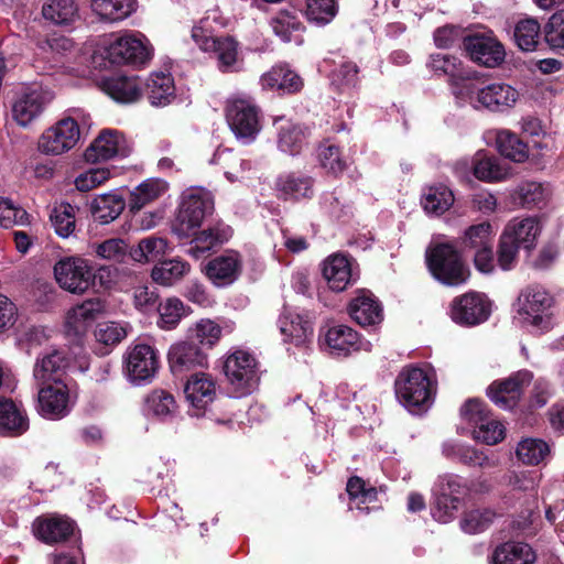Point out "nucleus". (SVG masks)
Masks as SVG:
<instances>
[{
	"mask_svg": "<svg viewBox=\"0 0 564 564\" xmlns=\"http://www.w3.org/2000/svg\"><path fill=\"white\" fill-rule=\"evenodd\" d=\"M216 391V380L210 373L204 371L191 375L184 386L187 402L197 411L195 415H198L214 401Z\"/></svg>",
	"mask_w": 564,
	"mask_h": 564,
	"instance_id": "21",
	"label": "nucleus"
},
{
	"mask_svg": "<svg viewBox=\"0 0 564 564\" xmlns=\"http://www.w3.org/2000/svg\"><path fill=\"white\" fill-rule=\"evenodd\" d=\"M552 295L541 285L524 288L517 301L519 321L536 330H545L551 326Z\"/></svg>",
	"mask_w": 564,
	"mask_h": 564,
	"instance_id": "3",
	"label": "nucleus"
},
{
	"mask_svg": "<svg viewBox=\"0 0 564 564\" xmlns=\"http://www.w3.org/2000/svg\"><path fill=\"white\" fill-rule=\"evenodd\" d=\"M471 170L476 178L482 182H499L507 177L508 172L497 162L495 158L478 152L469 162L467 159L459 160L455 164V172L460 177H466Z\"/></svg>",
	"mask_w": 564,
	"mask_h": 564,
	"instance_id": "22",
	"label": "nucleus"
},
{
	"mask_svg": "<svg viewBox=\"0 0 564 564\" xmlns=\"http://www.w3.org/2000/svg\"><path fill=\"white\" fill-rule=\"evenodd\" d=\"M159 368V354L150 345L137 344L124 355V373L128 380L135 386L151 382Z\"/></svg>",
	"mask_w": 564,
	"mask_h": 564,
	"instance_id": "11",
	"label": "nucleus"
},
{
	"mask_svg": "<svg viewBox=\"0 0 564 564\" xmlns=\"http://www.w3.org/2000/svg\"><path fill=\"white\" fill-rule=\"evenodd\" d=\"M107 52L113 64H142L150 58V50L145 42L131 34L116 39Z\"/></svg>",
	"mask_w": 564,
	"mask_h": 564,
	"instance_id": "20",
	"label": "nucleus"
},
{
	"mask_svg": "<svg viewBox=\"0 0 564 564\" xmlns=\"http://www.w3.org/2000/svg\"><path fill=\"white\" fill-rule=\"evenodd\" d=\"M159 321L158 326L162 329H173L186 315L184 303L177 297H169L158 306Z\"/></svg>",
	"mask_w": 564,
	"mask_h": 564,
	"instance_id": "53",
	"label": "nucleus"
},
{
	"mask_svg": "<svg viewBox=\"0 0 564 564\" xmlns=\"http://www.w3.org/2000/svg\"><path fill=\"white\" fill-rule=\"evenodd\" d=\"M497 149L501 155L514 162H524L529 158L528 145L519 137L509 131L500 130L496 135Z\"/></svg>",
	"mask_w": 564,
	"mask_h": 564,
	"instance_id": "46",
	"label": "nucleus"
},
{
	"mask_svg": "<svg viewBox=\"0 0 564 564\" xmlns=\"http://www.w3.org/2000/svg\"><path fill=\"white\" fill-rule=\"evenodd\" d=\"M464 48L471 61L486 67H496L500 65L506 57L502 44L490 36H467L464 39Z\"/></svg>",
	"mask_w": 564,
	"mask_h": 564,
	"instance_id": "19",
	"label": "nucleus"
},
{
	"mask_svg": "<svg viewBox=\"0 0 564 564\" xmlns=\"http://www.w3.org/2000/svg\"><path fill=\"white\" fill-rule=\"evenodd\" d=\"M130 144L117 130H104L85 151V159L95 163L110 160L115 156H128Z\"/></svg>",
	"mask_w": 564,
	"mask_h": 564,
	"instance_id": "18",
	"label": "nucleus"
},
{
	"mask_svg": "<svg viewBox=\"0 0 564 564\" xmlns=\"http://www.w3.org/2000/svg\"><path fill=\"white\" fill-rule=\"evenodd\" d=\"M279 328L284 340L296 346L303 345L313 333L311 323L292 312L284 313L279 318Z\"/></svg>",
	"mask_w": 564,
	"mask_h": 564,
	"instance_id": "37",
	"label": "nucleus"
},
{
	"mask_svg": "<svg viewBox=\"0 0 564 564\" xmlns=\"http://www.w3.org/2000/svg\"><path fill=\"white\" fill-rule=\"evenodd\" d=\"M147 90L153 106H166L175 98V86L171 74H152L147 83Z\"/></svg>",
	"mask_w": 564,
	"mask_h": 564,
	"instance_id": "41",
	"label": "nucleus"
},
{
	"mask_svg": "<svg viewBox=\"0 0 564 564\" xmlns=\"http://www.w3.org/2000/svg\"><path fill=\"white\" fill-rule=\"evenodd\" d=\"M263 89L295 93L302 88V79L286 66H275L260 78Z\"/></svg>",
	"mask_w": 564,
	"mask_h": 564,
	"instance_id": "33",
	"label": "nucleus"
},
{
	"mask_svg": "<svg viewBox=\"0 0 564 564\" xmlns=\"http://www.w3.org/2000/svg\"><path fill=\"white\" fill-rule=\"evenodd\" d=\"M174 397L163 389H154L144 398L143 411L149 416L165 420L176 412Z\"/></svg>",
	"mask_w": 564,
	"mask_h": 564,
	"instance_id": "43",
	"label": "nucleus"
},
{
	"mask_svg": "<svg viewBox=\"0 0 564 564\" xmlns=\"http://www.w3.org/2000/svg\"><path fill=\"white\" fill-rule=\"evenodd\" d=\"M474 437L487 445H495L505 438V426L492 419L485 416V421H481L474 429Z\"/></svg>",
	"mask_w": 564,
	"mask_h": 564,
	"instance_id": "62",
	"label": "nucleus"
},
{
	"mask_svg": "<svg viewBox=\"0 0 564 564\" xmlns=\"http://www.w3.org/2000/svg\"><path fill=\"white\" fill-rule=\"evenodd\" d=\"M432 70L440 75H447L452 78L464 79L467 73L464 70L462 63L458 58L447 54H433L430 61Z\"/></svg>",
	"mask_w": 564,
	"mask_h": 564,
	"instance_id": "57",
	"label": "nucleus"
},
{
	"mask_svg": "<svg viewBox=\"0 0 564 564\" xmlns=\"http://www.w3.org/2000/svg\"><path fill=\"white\" fill-rule=\"evenodd\" d=\"M516 454L523 464L538 465L550 454V447L540 438H524L519 442Z\"/></svg>",
	"mask_w": 564,
	"mask_h": 564,
	"instance_id": "51",
	"label": "nucleus"
},
{
	"mask_svg": "<svg viewBox=\"0 0 564 564\" xmlns=\"http://www.w3.org/2000/svg\"><path fill=\"white\" fill-rule=\"evenodd\" d=\"M169 185L161 178H148L135 186L129 197L128 206L131 212H138L148 204L156 200L167 191Z\"/></svg>",
	"mask_w": 564,
	"mask_h": 564,
	"instance_id": "35",
	"label": "nucleus"
},
{
	"mask_svg": "<svg viewBox=\"0 0 564 564\" xmlns=\"http://www.w3.org/2000/svg\"><path fill=\"white\" fill-rule=\"evenodd\" d=\"M226 120L236 138L243 143L256 139L261 130L259 108L248 96L234 95L226 101Z\"/></svg>",
	"mask_w": 564,
	"mask_h": 564,
	"instance_id": "6",
	"label": "nucleus"
},
{
	"mask_svg": "<svg viewBox=\"0 0 564 564\" xmlns=\"http://www.w3.org/2000/svg\"><path fill=\"white\" fill-rule=\"evenodd\" d=\"M68 367V359L64 351L54 349L40 356L33 367V377L37 383H50L54 380H64L63 376Z\"/></svg>",
	"mask_w": 564,
	"mask_h": 564,
	"instance_id": "27",
	"label": "nucleus"
},
{
	"mask_svg": "<svg viewBox=\"0 0 564 564\" xmlns=\"http://www.w3.org/2000/svg\"><path fill=\"white\" fill-rule=\"evenodd\" d=\"M273 32L284 42L291 41L292 32L303 29L301 21L297 17L286 10L280 11L271 20Z\"/></svg>",
	"mask_w": 564,
	"mask_h": 564,
	"instance_id": "61",
	"label": "nucleus"
},
{
	"mask_svg": "<svg viewBox=\"0 0 564 564\" xmlns=\"http://www.w3.org/2000/svg\"><path fill=\"white\" fill-rule=\"evenodd\" d=\"M465 94L475 109L484 108L494 112L512 108L519 98L518 91L505 83H491L485 86L470 83L465 86Z\"/></svg>",
	"mask_w": 564,
	"mask_h": 564,
	"instance_id": "8",
	"label": "nucleus"
},
{
	"mask_svg": "<svg viewBox=\"0 0 564 564\" xmlns=\"http://www.w3.org/2000/svg\"><path fill=\"white\" fill-rule=\"evenodd\" d=\"M213 163L221 165L226 177L230 181H238L243 177L250 169V163L240 159L229 149H219L214 154Z\"/></svg>",
	"mask_w": 564,
	"mask_h": 564,
	"instance_id": "49",
	"label": "nucleus"
},
{
	"mask_svg": "<svg viewBox=\"0 0 564 564\" xmlns=\"http://www.w3.org/2000/svg\"><path fill=\"white\" fill-rule=\"evenodd\" d=\"M77 6L74 0H50L42 8L46 20L55 24H69L77 17Z\"/></svg>",
	"mask_w": 564,
	"mask_h": 564,
	"instance_id": "50",
	"label": "nucleus"
},
{
	"mask_svg": "<svg viewBox=\"0 0 564 564\" xmlns=\"http://www.w3.org/2000/svg\"><path fill=\"white\" fill-rule=\"evenodd\" d=\"M541 26L535 19H524L514 26V42L521 51L533 52L540 41Z\"/></svg>",
	"mask_w": 564,
	"mask_h": 564,
	"instance_id": "48",
	"label": "nucleus"
},
{
	"mask_svg": "<svg viewBox=\"0 0 564 564\" xmlns=\"http://www.w3.org/2000/svg\"><path fill=\"white\" fill-rule=\"evenodd\" d=\"M105 305L99 299H90L72 307L65 317V330L68 335H84L96 318L104 312Z\"/></svg>",
	"mask_w": 564,
	"mask_h": 564,
	"instance_id": "24",
	"label": "nucleus"
},
{
	"mask_svg": "<svg viewBox=\"0 0 564 564\" xmlns=\"http://www.w3.org/2000/svg\"><path fill=\"white\" fill-rule=\"evenodd\" d=\"M231 228L228 226L204 230L198 229L196 234L191 237L192 240L187 253L198 259L218 243L226 241L231 236Z\"/></svg>",
	"mask_w": 564,
	"mask_h": 564,
	"instance_id": "36",
	"label": "nucleus"
},
{
	"mask_svg": "<svg viewBox=\"0 0 564 564\" xmlns=\"http://www.w3.org/2000/svg\"><path fill=\"white\" fill-rule=\"evenodd\" d=\"M167 358L174 375H181L197 367L203 368L207 366V356L198 346L188 341H180L172 345Z\"/></svg>",
	"mask_w": 564,
	"mask_h": 564,
	"instance_id": "25",
	"label": "nucleus"
},
{
	"mask_svg": "<svg viewBox=\"0 0 564 564\" xmlns=\"http://www.w3.org/2000/svg\"><path fill=\"white\" fill-rule=\"evenodd\" d=\"M322 274L334 292H343L356 280L351 260L340 253L332 254L324 260Z\"/></svg>",
	"mask_w": 564,
	"mask_h": 564,
	"instance_id": "23",
	"label": "nucleus"
},
{
	"mask_svg": "<svg viewBox=\"0 0 564 564\" xmlns=\"http://www.w3.org/2000/svg\"><path fill=\"white\" fill-rule=\"evenodd\" d=\"M206 275L216 286L234 283L241 272V259L236 252H226L212 259L205 269Z\"/></svg>",
	"mask_w": 564,
	"mask_h": 564,
	"instance_id": "26",
	"label": "nucleus"
},
{
	"mask_svg": "<svg viewBox=\"0 0 564 564\" xmlns=\"http://www.w3.org/2000/svg\"><path fill=\"white\" fill-rule=\"evenodd\" d=\"M317 159L321 166L333 175L343 173L347 167L346 161L341 158L339 148L334 144H321L317 150Z\"/></svg>",
	"mask_w": 564,
	"mask_h": 564,
	"instance_id": "56",
	"label": "nucleus"
},
{
	"mask_svg": "<svg viewBox=\"0 0 564 564\" xmlns=\"http://www.w3.org/2000/svg\"><path fill=\"white\" fill-rule=\"evenodd\" d=\"M502 234L519 247L529 250L534 247L540 234L539 221L534 217L513 218L506 225Z\"/></svg>",
	"mask_w": 564,
	"mask_h": 564,
	"instance_id": "31",
	"label": "nucleus"
},
{
	"mask_svg": "<svg viewBox=\"0 0 564 564\" xmlns=\"http://www.w3.org/2000/svg\"><path fill=\"white\" fill-rule=\"evenodd\" d=\"M28 429L25 412L12 400L0 399V430L11 435H20Z\"/></svg>",
	"mask_w": 564,
	"mask_h": 564,
	"instance_id": "40",
	"label": "nucleus"
},
{
	"mask_svg": "<svg viewBox=\"0 0 564 564\" xmlns=\"http://www.w3.org/2000/svg\"><path fill=\"white\" fill-rule=\"evenodd\" d=\"M75 213L76 208L66 203H62L53 208L51 223L59 237L67 238L74 232Z\"/></svg>",
	"mask_w": 564,
	"mask_h": 564,
	"instance_id": "55",
	"label": "nucleus"
},
{
	"mask_svg": "<svg viewBox=\"0 0 564 564\" xmlns=\"http://www.w3.org/2000/svg\"><path fill=\"white\" fill-rule=\"evenodd\" d=\"M532 380V373L521 370L507 379L494 381L487 389L489 399L500 409L510 410L514 408L525 386Z\"/></svg>",
	"mask_w": 564,
	"mask_h": 564,
	"instance_id": "16",
	"label": "nucleus"
},
{
	"mask_svg": "<svg viewBox=\"0 0 564 564\" xmlns=\"http://www.w3.org/2000/svg\"><path fill=\"white\" fill-rule=\"evenodd\" d=\"M437 380L429 367H404L395 379V395L411 412L427 410L436 394Z\"/></svg>",
	"mask_w": 564,
	"mask_h": 564,
	"instance_id": "1",
	"label": "nucleus"
},
{
	"mask_svg": "<svg viewBox=\"0 0 564 564\" xmlns=\"http://www.w3.org/2000/svg\"><path fill=\"white\" fill-rule=\"evenodd\" d=\"M167 240L161 237H147L139 241L137 247L129 251L131 259L138 263L156 261L167 251Z\"/></svg>",
	"mask_w": 564,
	"mask_h": 564,
	"instance_id": "44",
	"label": "nucleus"
},
{
	"mask_svg": "<svg viewBox=\"0 0 564 564\" xmlns=\"http://www.w3.org/2000/svg\"><path fill=\"white\" fill-rule=\"evenodd\" d=\"M435 505L432 509L433 518L446 523L458 511L467 488L463 479L457 475H444L435 485Z\"/></svg>",
	"mask_w": 564,
	"mask_h": 564,
	"instance_id": "9",
	"label": "nucleus"
},
{
	"mask_svg": "<svg viewBox=\"0 0 564 564\" xmlns=\"http://www.w3.org/2000/svg\"><path fill=\"white\" fill-rule=\"evenodd\" d=\"M454 194L446 185L437 184L427 187L421 199L424 210L430 215H442L454 204Z\"/></svg>",
	"mask_w": 564,
	"mask_h": 564,
	"instance_id": "42",
	"label": "nucleus"
},
{
	"mask_svg": "<svg viewBox=\"0 0 564 564\" xmlns=\"http://www.w3.org/2000/svg\"><path fill=\"white\" fill-rule=\"evenodd\" d=\"M224 372L237 397L246 395L257 382L256 359L248 351L236 350L226 358Z\"/></svg>",
	"mask_w": 564,
	"mask_h": 564,
	"instance_id": "13",
	"label": "nucleus"
},
{
	"mask_svg": "<svg viewBox=\"0 0 564 564\" xmlns=\"http://www.w3.org/2000/svg\"><path fill=\"white\" fill-rule=\"evenodd\" d=\"M322 347L336 357H347L361 349L368 350L370 344L364 343L360 335L350 326L344 324H327L319 333Z\"/></svg>",
	"mask_w": 564,
	"mask_h": 564,
	"instance_id": "12",
	"label": "nucleus"
},
{
	"mask_svg": "<svg viewBox=\"0 0 564 564\" xmlns=\"http://www.w3.org/2000/svg\"><path fill=\"white\" fill-rule=\"evenodd\" d=\"M426 261L433 276L445 285L457 286L469 278L467 265L449 243H438L430 248Z\"/></svg>",
	"mask_w": 564,
	"mask_h": 564,
	"instance_id": "4",
	"label": "nucleus"
},
{
	"mask_svg": "<svg viewBox=\"0 0 564 564\" xmlns=\"http://www.w3.org/2000/svg\"><path fill=\"white\" fill-rule=\"evenodd\" d=\"M127 334V327L116 322L99 323L94 332L96 340L106 346H115L119 344Z\"/></svg>",
	"mask_w": 564,
	"mask_h": 564,
	"instance_id": "64",
	"label": "nucleus"
},
{
	"mask_svg": "<svg viewBox=\"0 0 564 564\" xmlns=\"http://www.w3.org/2000/svg\"><path fill=\"white\" fill-rule=\"evenodd\" d=\"M338 6L336 0H307L305 17L317 25L328 24L336 17Z\"/></svg>",
	"mask_w": 564,
	"mask_h": 564,
	"instance_id": "54",
	"label": "nucleus"
},
{
	"mask_svg": "<svg viewBox=\"0 0 564 564\" xmlns=\"http://www.w3.org/2000/svg\"><path fill=\"white\" fill-rule=\"evenodd\" d=\"M490 315V302L481 293L467 292L453 300L452 319L460 325L474 326L484 323Z\"/></svg>",
	"mask_w": 564,
	"mask_h": 564,
	"instance_id": "15",
	"label": "nucleus"
},
{
	"mask_svg": "<svg viewBox=\"0 0 564 564\" xmlns=\"http://www.w3.org/2000/svg\"><path fill=\"white\" fill-rule=\"evenodd\" d=\"M494 229L489 221L473 225L465 230L463 243L466 248L478 249L492 245Z\"/></svg>",
	"mask_w": 564,
	"mask_h": 564,
	"instance_id": "59",
	"label": "nucleus"
},
{
	"mask_svg": "<svg viewBox=\"0 0 564 564\" xmlns=\"http://www.w3.org/2000/svg\"><path fill=\"white\" fill-rule=\"evenodd\" d=\"M192 39L204 52L215 53L218 68L224 72L242 69V58L239 57V43L231 36L215 37L206 29L205 21L192 29Z\"/></svg>",
	"mask_w": 564,
	"mask_h": 564,
	"instance_id": "5",
	"label": "nucleus"
},
{
	"mask_svg": "<svg viewBox=\"0 0 564 564\" xmlns=\"http://www.w3.org/2000/svg\"><path fill=\"white\" fill-rule=\"evenodd\" d=\"M37 392V411L48 420L65 417L75 404V394L65 380L42 383Z\"/></svg>",
	"mask_w": 564,
	"mask_h": 564,
	"instance_id": "10",
	"label": "nucleus"
},
{
	"mask_svg": "<svg viewBox=\"0 0 564 564\" xmlns=\"http://www.w3.org/2000/svg\"><path fill=\"white\" fill-rule=\"evenodd\" d=\"M552 194L549 184L525 181L517 186L512 194L514 203L523 208H541L544 206Z\"/></svg>",
	"mask_w": 564,
	"mask_h": 564,
	"instance_id": "34",
	"label": "nucleus"
},
{
	"mask_svg": "<svg viewBox=\"0 0 564 564\" xmlns=\"http://www.w3.org/2000/svg\"><path fill=\"white\" fill-rule=\"evenodd\" d=\"M54 99L50 89L35 88L17 96L12 105V116L18 124L26 127L39 118L46 106Z\"/></svg>",
	"mask_w": 564,
	"mask_h": 564,
	"instance_id": "17",
	"label": "nucleus"
},
{
	"mask_svg": "<svg viewBox=\"0 0 564 564\" xmlns=\"http://www.w3.org/2000/svg\"><path fill=\"white\" fill-rule=\"evenodd\" d=\"M124 206L122 196L116 193L100 195L91 204L94 216L101 224H109L118 218Z\"/></svg>",
	"mask_w": 564,
	"mask_h": 564,
	"instance_id": "45",
	"label": "nucleus"
},
{
	"mask_svg": "<svg viewBox=\"0 0 564 564\" xmlns=\"http://www.w3.org/2000/svg\"><path fill=\"white\" fill-rule=\"evenodd\" d=\"M312 186V178L295 174L280 176L276 181V189L285 198L300 199L310 197L313 193Z\"/></svg>",
	"mask_w": 564,
	"mask_h": 564,
	"instance_id": "47",
	"label": "nucleus"
},
{
	"mask_svg": "<svg viewBox=\"0 0 564 564\" xmlns=\"http://www.w3.org/2000/svg\"><path fill=\"white\" fill-rule=\"evenodd\" d=\"M54 274L62 289L77 294L86 292L94 278L88 261L78 257L58 261L54 267Z\"/></svg>",
	"mask_w": 564,
	"mask_h": 564,
	"instance_id": "14",
	"label": "nucleus"
},
{
	"mask_svg": "<svg viewBox=\"0 0 564 564\" xmlns=\"http://www.w3.org/2000/svg\"><path fill=\"white\" fill-rule=\"evenodd\" d=\"M496 513L490 509L471 510L465 513L460 521L462 529L469 534L486 530L494 521Z\"/></svg>",
	"mask_w": 564,
	"mask_h": 564,
	"instance_id": "63",
	"label": "nucleus"
},
{
	"mask_svg": "<svg viewBox=\"0 0 564 564\" xmlns=\"http://www.w3.org/2000/svg\"><path fill=\"white\" fill-rule=\"evenodd\" d=\"M37 539L45 543H58L66 540L74 531V523L64 517L37 518L33 523Z\"/></svg>",
	"mask_w": 564,
	"mask_h": 564,
	"instance_id": "29",
	"label": "nucleus"
},
{
	"mask_svg": "<svg viewBox=\"0 0 564 564\" xmlns=\"http://www.w3.org/2000/svg\"><path fill=\"white\" fill-rule=\"evenodd\" d=\"M106 93L116 101L129 104L141 96V84L134 77L115 76L104 83Z\"/></svg>",
	"mask_w": 564,
	"mask_h": 564,
	"instance_id": "39",
	"label": "nucleus"
},
{
	"mask_svg": "<svg viewBox=\"0 0 564 564\" xmlns=\"http://www.w3.org/2000/svg\"><path fill=\"white\" fill-rule=\"evenodd\" d=\"M347 492L350 497V509L368 510L364 505L377 500L375 488H365V481L359 477H351L347 482Z\"/></svg>",
	"mask_w": 564,
	"mask_h": 564,
	"instance_id": "58",
	"label": "nucleus"
},
{
	"mask_svg": "<svg viewBox=\"0 0 564 564\" xmlns=\"http://www.w3.org/2000/svg\"><path fill=\"white\" fill-rule=\"evenodd\" d=\"M306 140V130L300 124L288 122L280 128L279 148L289 154H297Z\"/></svg>",
	"mask_w": 564,
	"mask_h": 564,
	"instance_id": "52",
	"label": "nucleus"
},
{
	"mask_svg": "<svg viewBox=\"0 0 564 564\" xmlns=\"http://www.w3.org/2000/svg\"><path fill=\"white\" fill-rule=\"evenodd\" d=\"M137 6V0H90L93 13L99 21L110 24L128 19Z\"/></svg>",
	"mask_w": 564,
	"mask_h": 564,
	"instance_id": "30",
	"label": "nucleus"
},
{
	"mask_svg": "<svg viewBox=\"0 0 564 564\" xmlns=\"http://www.w3.org/2000/svg\"><path fill=\"white\" fill-rule=\"evenodd\" d=\"M214 210L212 195L204 189H191L183 195L178 213L172 225V232L178 239H188L196 234Z\"/></svg>",
	"mask_w": 564,
	"mask_h": 564,
	"instance_id": "2",
	"label": "nucleus"
},
{
	"mask_svg": "<svg viewBox=\"0 0 564 564\" xmlns=\"http://www.w3.org/2000/svg\"><path fill=\"white\" fill-rule=\"evenodd\" d=\"M535 560L536 555L533 549L523 542L502 543L492 553L494 564H533Z\"/></svg>",
	"mask_w": 564,
	"mask_h": 564,
	"instance_id": "32",
	"label": "nucleus"
},
{
	"mask_svg": "<svg viewBox=\"0 0 564 564\" xmlns=\"http://www.w3.org/2000/svg\"><path fill=\"white\" fill-rule=\"evenodd\" d=\"M79 139L78 121L75 117L67 115L42 132L37 141V150L45 155L58 156L74 149Z\"/></svg>",
	"mask_w": 564,
	"mask_h": 564,
	"instance_id": "7",
	"label": "nucleus"
},
{
	"mask_svg": "<svg viewBox=\"0 0 564 564\" xmlns=\"http://www.w3.org/2000/svg\"><path fill=\"white\" fill-rule=\"evenodd\" d=\"M191 271V264L181 258H173L156 263L151 278L158 284L172 286L181 281Z\"/></svg>",
	"mask_w": 564,
	"mask_h": 564,
	"instance_id": "38",
	"label": "nucleus"
},
{
	"mask_svg": "<svg viewBox=\"0 0 564 564\" xmlns=\"http://www.w3.org/2000/svg\"><path fill=\"white\" fill-rule=\"evenodd\" d=\"M348 312L351 318L361 326H372L383 318L382 306L367 291H360L349 303Z\"/></svg>",
	"mask_w": 564,
	"mask_h": 564,
	"instance_id": "28",
	"label": "nucleus"
},
{
	"mask_svg": "<svg viewBox=\"0 0 564 564\" xmlns=\"http://www.w3.org/2000/svg\"><path fill=\"white\" fill-rule=\"evenodd\" d=\"M545 43L553 50L564 48V10L553 13L543 28Z\"/></svg>",
	"mask_w": 564,
	"mask_h": 564,
	"instance_id": "60",
	"label": "nucleus"
}]
</instances>
